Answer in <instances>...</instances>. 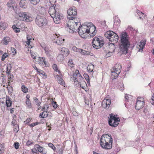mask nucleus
<instances>
[{"instance_id":"nucleus-1","label":"nucleus","mask_w":154,"mask_h":154,"mask_svg":"<svg viewBox=\"0 0 154 154\" xmlns=\"http://www.w3.org/2000/svg\"><path fill=\"white\" fill-rule=\"evenodd\" d=\"M120 52L122 54H126L128 53V48L130 45L128 36L126 32H123L120 35Z\"/></svg>"},{"instance_id":"nucleus-2","label":"nucleus","mask_w":154,"mask_h":154,"mask_svg":"<svg viewBox=\"0 0 154 154\" xmlns=\"http://www.w3.org/2000/svg\"><path fill=\"white\" fill-rule=\"evenodd\" d=\"M112 143V139L111 135L108 134H104L101 136L100 143L103 149H111Z\"/></svg>"},{"instance_id":"nucleus-3","label":"nucleus","mask_w":154,"mask_h":154,"mask_svg":"<svg viewBox=\"0 0 154 154\" xmlns=\"http://www.w3.org/2000/svg\"><path fill=\"white\" fill-rule=\"evenodd\" d=\"M56 7L54 5L51 6L49 8L48 13L53 19L54 22L56 23H59L63 17L62 15L60 13L59 9Z\"/></svg>"},{"instance_id":"nucleus-4","label":"nucleus","mask_w":154,"mask_h":154,"mask_svg":"<svg viewBox=\"0 0 154 154\" xmlns=\"http://www.w3.org/2000/svg\"><path fill=\"white\" fill-rule=\"evenodd\" d=\"M104 41H103L101 37L99 38L95 37L93 39L92 45L94 48L97 49L100 48L104 44Z\"/></svg>"},{"instance_id":"nucleus-5","label":"nucleus","mask_w":154,"mask_h":154,"mask_svg":"<svg viewBox=\"0 0 154 154\" xmlns=\"http://www.w3.org/2000/svg\"><path fill=\"white\" fill-rule=\"evenodd\" d=\"M110 118L109 119V124L111 126L115 127H116L119 124L120 119L119 118L116 117V116L113 114L109 115Z\"/></svg>"},{"instance_id":"nucleus-6","label":"nucleus","mask_w":154,"mask_h":154,"mask_svg":"<svg viewBox=\"0 0 154 154\" xmlns=\"http://www.w3.org/2000/svg\"><path fill=\"white\" fill-rule=\"evenodd\" d=\"M35 23L39 27L45 26L47 23V20L44 17L37 15L35 20Z\"/></svg>"},{"instance_id":"nucleus-7","label":"nucleus","mask_w":154,"mask_h":154,"mask_svg":"<svg viewBox=\"0 0 154 154\" xmlns=\"http://www.w3.org/2000/svg\"><path fill=\"white\" fill-rule=\"evenodd\" d=\"M68 16L67 18L69 20H75L78 19L76 17L77 12L75 7L70 8L67 10Z\"/></svg>"},{"instance_id":"nucleus-8","label":"nucleus","mask_w":154,"mask_h":154,"mask_svg":"<svg viewBox=\"0 0 154 154\" xmlns=\"http://www.w3.org/2000/svg\"><path fill=\"white\" fill-rule=\"evenodd\" d=\"M88 26H87V23L86 24H82L81 26H79V34L82 38H85L87 37L86 33L88 34Z\"/></svg>"},{"instance_id":"nucleus-9","label":"nucleus","mask_w":154,"mask_h":154,"mask_svg":"<svg viewBox=\"0 0 154 154\" xmlns=\"http://www.w3.org/2000/svg\"><path fill=\"white\" fill-rule=\"evenodd\" d=\"M18 16L23 20L27 22H29L32 20V18L31 14L27 12H20L18 11L17 14Z\"/></svg>"},{"instance_id":"nucleus-10","label":"nucleus","mask_w":154,"mask_h":154,"mask_svg":"<svg viewBox=\"0 0 154 154\" xmlns=\"http://www.w3.org/2000/svg\"><path fill=\"white\" fill-rule=\"evenodd\" d=\"M7 5L8 9L11 10H13L16 14L18 13V8L16 3L14 0H9L7 3Z\"/></svg>"},{"instance_id":"nucleus-11","label":"nucleus","mask_w":154,"mask_h":154,"mask_svg":"<svg viewBox=\"0 0 154 154\" xmlns=\"http://www.w3.org/2000/svg\"><path fill=\"white\" fill-rule=\"evenodd\" d=\"M87 26L88 28H87L88 34H89L91 36L93 37L96 33V27L91 22L87 23Z\"/></svg>"},{"instance_id":"nucleus-12","label":"nucleus","mask_w":154,"mask_h":154,"mask_svg":"<svg viewBox=\"0 0 154 154\" xmlns=\"http://www.w3.org/2000/svg\"><path fill=\"white\" fill-rule=\"evenodd\" d=\"M78 23L79 25H80V23L78 22V19L74 20V22H72V23L70 24L69 26V29L72 30L73 32H76L78 31L79 26L78 25Z\"/></svg>"},{"instance_id":"nucleus-13","label":"nucleus","mask_w":154,"mask_h":154,"mask_svg":"<svg viewBox=\"0 0 154 154\" xmlns=\"http://www.w3.org/2000/svg\"><path fill=\"white\" fill-rule=\"evenodd\" d=\"M144 105V99L143 97H138L137 98V101L135 106V109L137 110H139L142 108Z\"/></svg>"},{"instance_id":"nucleus-14","label":"nucleus","mask_w":154,"mask_h":154,"mask_svg":"<svg viewBox=\"0 0 154 154\" xmlns=\"http://www.w3.org/2000/svg\"><path fill=\"white\" fill-rule=\"evenodd\" d=\"M54 36H52L51 39L54 43L57 44L59 45H61L63 43L64 39L61 38L59 36H57V35L55 34L54 35Z\"/></svg>"},{"instance_id":"nucleus-15","label":"nucleus","mask_w":154,"mask_h":154,"mask_svg":"<svg viewBox=\"0 0 154 154\" xmlns=\"http://www.w3.org/2000/svg\"><path fill=\"white\" fill-rule=\"evenodd\" d=\"M111 100L110 99H104L102 103V106L106 109H108L111 104Z\"/></svg>"},{"instance_id":"nucleus-16","label":"nucleus","mask_w":154,"mask_h":154,"mask_svg":"<svg viewBox=\"0 0 154 154\" xmlns=\"http://www.w3.org/2000/svg\"><path fill=\"white\" fill-rule=\"evenodd\" d=\"M34 148H37L38 152H39L42 154H45L47 152V151L45 150L44 148L42 147L38 144L35 145Z\"/></svg>"},{"instance_id":"nucleus-17","label":"nucleus","mask_w":154,"mask_h":154,"mask_svg":"<svg viewBox=\"0 0 154 154\" xmlns=\"http://www.w3.org/2000/svg\"><path fill=\"white\" fill-rule=\"evenodd\" d=\"M119 37L118 35L115 32H113L111 38H109V41L114 43L117 42L119 40Z\"/></svg>"},{"instance_id":"nucleus-18","label":"nucleus","mask_w":154,"mask_h":154,"mask_svg":"<svg viewBox=\"0 0 154 154\" xmlns=\"http://www.w3.org/2000/svg\"><path fill=\"white\" fill-rule=\"evenodd\" d=\"M37 63L39 64H43L46 65V62L45 61V58L44 57H37L35 60Z\"/></svg>"},{"instance_id":"nucleus-19","label":"nucleus","mask_w":154,"mask_h":154,"mask_svg":"<svg viewBox=\"0 0 154 154\" xmlns=\"http://www.w3.org/2000/svg\"><path fill=\"white\" fill-rule=\"evenodd\" d=\"M113 70L112 69L111 71L112 76L113 77L114 79H116L120 73V70H119V69L117 71Z\"/></svg>"},{"instance_id":"nucleus-20","label":"nucleus","mask_w":154,"mask_h":154,"mask_svg":"<svg viewBox=\"0 0 154 154\" xmlns=\"http://www.w3.org/2000/svg\"><path fill=\"white\" fill-rule=\"evenodd\" d=\"M19 4L20 6L23 8H26L28 4L27 2L25 0H21Z\"/></svg>"},{"instance_id":"nucleus-21","label":"nucleus","mask_w":154,"mask_h":154,"mask_svg":"<svg viewBox=\"0 0 154 154\" xmlns=\"http://www.w3.org/2000/svg\"><path fill=\"white\" fill-rule=\"evenodd\" d=\"M146 44V41H141L139 44L137 45V47L139 48V50L142 51L143 48V47Z\"/></svg>"},{"instance_id":"nucleus-22","label":"nucleus","mask_w":154,"mask_h":154,"mask_svg":"<svg viewBox=\"0 0 154 154\" xmlns=\"http://www.w3.org/2000/svg\"><path fill=\"white\" fill-rule=\"evenodd\" d=\"M69 50L68 48H61L60 51V53L61 54L65 55L67 56L68 54Z\"/></svg>"},{"instance_id":"nucleus-23","label":"nucleus","mask_w":154,"mask_h":154,"mask_svg":"<svg viewBox=\"0 0 154 154\" xmlns=\"http://www.w3.org/2000/svg\"><path fill=\"white\" fill-rule=\"evenodd\" d=\"M11 41V40L9 37H6L3 38L2 41V42L3 43L4 45H7Z\"/></svg>"},{"instance_id":"nucleus-24","label":"nucleus","mask_w":154,"mask_h":154,"mask_svg":"<svg viewBox=\"0 0 154 154\" xmlns=\"http://www.w3.org/2000/svg\"><path fill=\"white\" fill-rule=\"evenodd\" d=\"M113 32L112 31H107L104 34L105 37L106 38L109 39V38H110L112 36Z\"/></svg>"},{"instance_id":"nucleus-25","label":"nucleus","mask_w":154,"mask_h":154,"mask_svg":"<svg viewBox=\"0 0 154 154\" xmlns=\"http://www.w3.org/2000/svg\"><path fill=\"white\" fill-rule=\"evenodd\" d=\"M11 68V67L10 65L7 66L6 72L9 79H11V77H10L11 76V75L10 72V70Z\"/></svg>"},{"instance_id":"nucleus-26","label":"nucleus","mask_w":154,"mask_h":154,"mask_svg":"<svg viewBox=\"0 0 154 154\" xmlns=\"http://www.w3.org/2000/svg\"><path fill=\"white\" fill-rule=\"evenodd\" d=\"M45 53L48 57H50L52 54V52L50 50H49L48 48H44Z\"/></svg>"},{"instance_id":"nucleus-27","label":"nucleus","mask_w":154,"mask_h":154,"mask_svg":"<svg viewBox=\"0 0 154 154\" xmlns=\"http://www.w3.org/2000/svg\"><path fill=\"white\" fill-rule=\"evenodd\" d=\"M64 59V57L63 54H59L57 57V61L60 63H62Z\"/></svg>"},{"instance_id":"nucleus-28","label":"nucleus","mask_w":154,"mask_h":154,"mask_svg":"<svg viewBox=\"0 0 154 154\" xmlns=\"http://www.w3.org/2000/svg\"><path fill=\"white\" fill-rule=\"evenodd\" d=\"M17 116L15 115H13V119L11 122V125L14 126L17 125V121L16 120Z\"/></svg>"},{"instance_id":"nucleus-29","label":"nucleus","mask_w":154,"mask_h":154,"mask_svg":"<svg viewBox=\"0 0 154 154\" xmlns=\"http://www.w3.org/2000/svg\"><path fill=\"white\" fill-rule=\"evenodd\" d=\"M121 68L122 66L119 63L116 64L115 66L113 67L112 69H114L113 70H116L117 71L119 69V70L121 71Z\"/></svg>"},{"instance_id":"nucleus-30","label":"nucleus","mask_w":154,"mask_h":154,"mask_svg":"<svg viewBox=\"0 0 154 154\" xmlns=\"http://www.w3.org/2000/svg\"><path fill=\"white\" fill-rule=\"evenodd\" d=\"M6 104L7 107H10L12 104V102L10 99L9 97H6Z\"/></svg>"},{"instance_id":"nucleus-31","label":"nucleus","mask_w":154,"mask_h":154,"mask_svg":"<svg viewBox=\"0 0 154 154\" xmlns=\"http://www.w3.org/2000/svg\"><path fill=\"white\" fill-rule=\"evenodd\" d=\"M57 76H58L57 79L58 80V83L62 85H64L65 84V82L63 79L58 75H57Z\"/></svg>"},{"instance_id":"nucleus-32","label":"nucleus","mask_w":154,"mask_h":154,"mask_svg":"<svg viewBox=\"0 0 154 154\" xmlns=\"http://www.w3.org/2000/svg\"><path fill=\"white\" fill-rule=\"evenodd\" d=\"M94 69V65L92 64H89L87 67L88 71L90 72H92Z\"/></svg>"},{"instance_id":"nucleus-33","label":"nucleus","mask_w":154,"mask_h":154,"mask_svg":"<svg viewBox=\"0 0 154 154\" xmlns=\"http://www.w3.org/2000/svg\"><path fill=\"white\" fill-rule=\"evenodd\" d=\"M73 76H76L77 77H80L81 79H83V78L81 75L79 73V71L78 70H76L75 71V73L73 74Z\"/></svg>"},{"instance_id":"nucleus-34","label":"nucleus","mask_w":154,"mask_h":154,"mask_svg":"<svg viewBox=\"0 0 154 154\" xmlns=\"http://www.w3.org/2000/svg\"><path fill=\"white\" fill-rule=\"evenodd\" d=\"M7 26V24L5 23L0 22V28L2 30H5Z\"/></svg>"},{"instance_id":"nucleus-35","label":"nucleus","mask_w":154,"mask_h":154,"mask_svg":"<svg viewBox=\"0 0 154 154\" xmlns=\"http://www.w3.org/2000/svg\"><path fill=\"white\" fill-rule=\"evenodd\" d=\"M48 115L47 112H43L40 114L39 117L41 118H44L48 116Z\"/></svg>"},{"instance_id":"nucleus-36","label":"nucleus","mask_w":154,"mask_h":154,"mask_svg":"<svg viewBox=\"0 0 154 154\" xmlns=\"http://www.w3.org/2000/svg\"><path fill=\"white\" fill-rule=\"evenodd\" d=\"M49 106L48 104H45L44 105V106L42 107V110L43 112H47L49 108Z\"/></svg>"},{"instance_id":"nucleus-37","label":"nucleus","mask_w":154,"mask_h":154,"mask_svg":"<svg viewBox=\"0 0 154 154\" xmlns=\"http://www.w3.org/2000/svg\"><path fill=\"white\" fill-rule=\"evenodd\" d=\"M68 65L71 67H74V64L73 63V60L72 59H69L68 62Z\"/></svg>"},{"instance_id":"nucleus-38","label":"nucleus","mask_w":154,"mask_h":154,"mask_svg":"<svg viewBox=\"0 0 154 154\" xmlns=\"http://www.w3.org/2000/svg\"><path fill=\"white\" fill-rule=\"evenodd\" d=\"M22 91L24 93H26L28 91V89L24 85H23L21 86Z\"/></svg>"},{"instance_id":"nucleus-39","label":"nucleus","mask_w":154,"mask_h":154,"mask_svg":"<svg viewBox=\"0 0 154 154\" xmlns=\"http://www.w3.org/2000/svg\"><path fill=\"white\" fill-rule=\"evenodd\" d=\"M26 103L27 106L29 108H31L32 107L31 103L30 100H26Z\"/></svg>"},{"instance_id":"nucleus-40","label":"nucleus","mask_w":154,"mask_h":154,"mask_svg":"<svg viewBox=\"0 0 154 154\" xmlns=\"http://www.w3.org/2000/svg\"><path fill=\"white\" fill-rule=\"evenodd\" d=\"M84 77L87 81L88 84L90 83L89 77V75L86 73H84L83 75Z\"/></svg>"},{"instance_id":"nucleus-41","label":"nucleus","mask_w":154,"mask_h":154,"mask_svg":"<svg viewBox=\"0 0 154 154\" xmlns=\"http://www.w3.org/2000/svg\"><path fill=\"white\" fill-rule=\"evenodd\" d=\"M72 49L74 51L77 52H81L83 51V50L81 49L78 48L75 46L73 47L72 48Z\"/></svg>"},{"instance_id":"nucleus-42","label":"nucleus","mask_w":154,"mask_h":154,"mask_svg":"<svg viewBox=\"0 0 154 154\" xmlns=\"http://www.w3.org/2000/svg\"><path fill=\"white\" fill-rule=\"evenodd\" d=\"M12 28L14 31L16 32H19L20 31V29L17 28L14 25H13Z\"/></svg>"},{"instance_id":"nucleus-43","label":"nucleus","mask_w":154,"mask_h":154,"mask_svg":"<svg viewBox=\"0 0 154 154\" xmlns=\"http://www.w3.org/2000/svg\"><path fill=\"white\" fill-rule=\"evenodd\" d=\"M109 47L110 48H111L113 49L112 52H114L115 51V50L116 49V47L115 45H114V43H110L109 45Z\"/></svg>"},{"instance_id":"nucleus-44","label":"nucleus","mask_w":154,"mask_h":154,"mask_svg":"<svg viewBox=\"0 0 154 154\" xmlns=\"http://www.w3.org/2000/svg\"><path fill=\"white\" fill-rule=\"evenodd\" d=\"M117 20H116V19H115V20L114 21V25H115L116 26H119L120 25V20L118 19V18H117Z\"/></svg>"},{"instance_id":"nucleus-45","label":"nucleus","mask_w":154,"mask_h":154,"mask_svg":"<svg viewBox=\"0 0 154 154\" xmlns=\"http://www.w3.org/2000/svg\"><path fill=\"white\" fill-rule=\"evenodd\" d=\"M27 41H26V43L28 45H29V44H30L31 40H32V38H31L30 35H27Z\"/></svg>"},{"instance_id":"nucleus-46","label":"nucleus","mask_w":154,"mask_h":154,"mask_svg":"<svg viewBox=\"0 0 154 154\" xmlns=\"http://www.w3.org/2000/svg\"><path fill=\"white\" fill-rule=\"evenodd\" d=\"M59 146V147L57 149V152L59 153V154H62L63 153V149H62L60 147V146L59 145H57V146Z\"/></svg>"},{"instance_id":"nucleus-47","label":"nucleus","mask_w":154,"mask_h":154,"mask_svg":"<svg viewBox=\"0 0 154 154\" xmlns=\"http://www.w3.org/2000/svg\"><path fill=\"white\" fill-rule=\"evenodd\" d=\"M33 142L32 141V140H29L26 142V145L29 146L33 144Z\"/></svg>"},{"instance_id":"nucleus-48","label":"nucleus","mask_w":154,"mask_h":154,"mask_svg":"<svg viewBox=\"0 0 154 154\" xmlns=\"http://www.w3.org/2000/svg\"><path fill=\"white\" fill-rule=\"evenodd\" d=\"M14 127V131L16 133L19 130V128L18 125H15Z\"/></svg>"},{"instance_id":"nucleus-49","label":"nucleus","mask_w":154,"mask_h":154,"mask_svg":"<svg viewBox=\"0 0 154 154\" xmlns=\"http://www.w3.org/2000/svg\"><path fill=\"white\" fill-rule=\"evenodd\" d=\"M14 146L15 147V148L16 149H17L19 148V147L20 146V144L18 142H16L14 143Z\"/></svg>"},{"instance_id":"nucleus-50","label":"nucleus","mask_w":154,"mask_h":154,"mask_svg":"<svg viewBox=\"0 0 154 154\" xmlns=\"http://www.w3.org/2000/svg\"><path fill=\"white\" fill-rule=\"evenodd\" d=\"M8 55L7 53H4L2 55V61H4L5 60V58L8 57Z\"/></svg>"},{"instance_id":"nucleus-51","label":"nucleus","mask_w":154,"mask_h":154,"mask_svg":"<svg viewBox=\"0 0 154 154\" xmlns=\"http://www.w3.org/2000/svg\"><path fill=\"white\" fill-rule=\"evenodd\" d=\"M4 152L3 146L2 145H0V154L3 153Z\"/></svg>"},{"instance_id":"nucleus-52","label":"nucleus","mask_w":154,"mask_h":154,"mask_svg":"<svg viewBox=\"0 0 154 154\" xmlns=\"http://www.w3.org/2000/svg\"><path fill=\"white\" fill-rule=\"evenodd\" d=\"M32 151L33 153H35L38 154L39 153L36 148H34L32 149Z\"/></svg>"},{"instance_id":"nucleus-53","label":"nucleus","mask_w":154,"mask_h":154,"mask_svg":"<svg viewBox=\"0 0 154 154\" xmlns=\"http://www.w3.org/2000/svg\"><path fill=\"white\" fill-rule=\"evenodd\" d=\"M52 104L54 108L55 109L57 107V103L56 102L53 101V102L52 103Z\"/></svg>"},{"instance_id":"nucleus-54","label":"nucleus","mask_w":154,"mask_h":154,"mask_svg":"<svg viewBox=\"0 0 154 154\" xmlns=\"http://www.w3.org/2000/svg\"><path fill=\"white\" fill-rule=\"evenodd\" d=\"M77 77H76V76H73L72 78V80H73L74 82H77L78 83L79 82L78 80Z\"/></svg>"},{"instance_id":"nucleus-55","label":"nucleus","mask_w":154,"mask_h":154,"mask_svg":"<svg viewBox=\"0 0 154 154\" xmlns=\"http://www.w3.org/2000/svg\"><path fill=\"white\" fill-rule=\"evenodd\" d=\"M112 52H110V51L108 52V53L106 55V57L107 58L111 56L112 55Z\"/></svg>"},{"instance_id":"nucleus-56","label":"nucleus","mask_w":154,"mask_h":154,"mask_svg":"<svg viewBox=\"0 0 154 154\" xmlns=\"http://www.w3.org/2000/svg\"><path fill=\"white\" fill-rule=\"evenodd\" d=\"M72 112L73 115L75 116H77L78 115V113L76 111L74 110L73 109H72Z\"/></svg>"},{"instance_id":"nucleus-57","label":"nucleus","mask_w":154,"mask_h":154,"mask_svg":"<svg viewBox=\"0 0 154 154\" xmlns=\"http://www.w3.org/2000/svg\"><path fill=\"white\" fill-rule=\"evenodd\" d=\"M38 122H36L35 123H33L31 124H29V125L30 127H33L35 126L36 125H38Z\"/></svg>"},{"instance_id":"nucleus-58","label":"nucleus","mask_w":154,"mask_h":154,"mask_svg":"<svg viewBox=\"0 0 154 154\" xmlns=\"http://www.w3.org/2000/svg\"><path fill=\"white\" fill-rule=\"evenodd\" d=\"M39 73L40 74H42L43 75L45 76V73L43 71L41 70H39Z\"/></svg>"},{"instance_id":"nucleus-59","label":"nucleus","mask_w":154,"mask_h":154,"mask_svg":"<svg viewBox=\"0 0 154 154\" xmlns=\"http://www.w3.org/2000/svg\"><path fill=\"white\" fill-rule=\"evenodd\" d=\"M53 69L56 71L57 70V66L55 64H54L53 65Z\"/></svg>"},{"instance_id":"nucleus-60","label":"nucleus","mask_w":154,"mask_h":154,"mask_svg":"<svg viewBox=\"0 0 154 154\" xmlns=\"http://www.w3.org/2000/svg\"><path fill=\"white\" fill-rule=\"evenodd\" d=\"M137 14L139 16H140V14H144L143 13H142V12H140V11L138 10H137Z\"/></svg>"},{"instance_id":"nucleus-61","label":"nucleus","mask_w":154,"mask_h":154,"mask_svg":"<svg viewBox=\"0 0 154 154\" xmlns=\"http://www.w3.org/2000/svg\"><path fill=\"white\" fill-rule=\"evenodd\" d=\"M84 100L85 103L86 104L88 105L89 103V100L85 98Z\"/></svg>"},{"instance_id":"nucleus-62","label":"nucleus","mask_w":154,"mask_h":154,"mask_svg":"<svg viewBox=\"0 0 154 154\" xmlns=\"http://www.w3.org/2000/svg\"><path fill=\"white\" fill-rule=\"evenodd\" d=\"M31 119L30 118L27 119L25 122H26V123H28L31 121Z\"/></svg>"},{"instance_id":"nucleus-63","label":"nucleus","mask_w":154,"mask_h":154,"mask_svg":"<svg viewBox=\"0 0 154 154\" xmlns=\"http://www.w3.org/2000/svg\"><path fill=\"white\" fill-rule=\"evenodd\" d=\"M48 145L51 148H53V147L54 146V145L52 143H49L48 144Z\"/></svg>"},{"instance_id":"nucleus-64","label":"nucleus","mask_w":154,"mask_h":154,"mask_svg":"<svg viewBox=\"0 0 154 154\" xmlns=\"http://www.w3.org/2000/svg\"><path fill=\"white\" fill-rule=\"evenodd\" d=\"M1 77H2V82H5V76H4L3 75H2L1 76Z\"/></svg>"}]
</instances>
